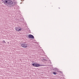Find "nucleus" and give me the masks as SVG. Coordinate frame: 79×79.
Masks as SVG:
<instances>
[{"mask_svg": "<svg viewBox=\"0 0 79 79\" xmlns=\"http://www.w3.org/2000/svg\"><path fill=\"white\" fill-rule=\"evenodd\" d=\"M13 5V2L11 0H8L7 6L8 7H13L14 6V5Z\"/></svg>", "mask_w": 79, "mask_h": 79, "instance_id": "1", "label": "nucleus"}, {"mask_svg": "<svg viewBox=\"0 0 79 79\" xmlns=\"http://www.w3.org/2000/svg\"><path fill=\"white\" fill-rule=\"evenodd\" d=\"M28 45V43L27 42H23L21 44V46L23 48H27Z\"/></svg>", "mask_w": 79, "mask_h": 79, "instance_id": "2", "label": "nucleus"}, {"mask_svg": "<svg viewBox=\"0 0 79 79\" xmlns=\"http://www.w3.org/2000/svg\"><path fill=\"white\" fill-rule=\"evenodd\" d=\"M32 65L33 66H35V67H39L40 66H44V65L42 64L36 63L32 64Z\"/></svg>", "mask_w": 79, "mask_h": 79, "instance_id": "3", "label": "nucleus"}, {"mask_svg": "<svg viewBox=\"0 0 79 79\" xmlns=\"http://www.w3.org/2000/svg\"><path fill=\"white\" fill-rule=\"evenodd\" d=\"M2 2H3L5 5H6L7 6L8 0H2Z\"/></svg>", "mask_w": 79, "mask_h": 79, "instance_id": "4", "label": "nucleus"}, {"mask_svg": "<svg viewBox=\"0 0 79 79\" xmlns=\"http://www.w3.org/2000/svg\"><path fill=\"white\" fill-rule=\"evenodd\" d=\"M16 31H18V32L21 31V30H22V28L19 27H15Z\"/></svg>", "mask_w": 79, "mask_h": 79, "instance_id": "5", "label": "nucleus"}, {"mask_svg": "<svg viewBox=\"0 0 79 79\" xmlns=\"http://www.w3.org/2000/svg\"><path fill=\"white\" fill-rule=\"evenodd\" d=\"M28 36L30 39H34V37L32 35H29Z\"/></svg>", "mask_w": 79, "mask_h": 79, "instance_id": "6", "label": "nucleus"}, {"mask_svg": "<svg viewBox=\"0 0 79 79\" xmlns=\"http://www.w3.org/2000/svg\"><path fill=\"white\" fill-rule=\"evenodd\" d=\"M53 74L54 75H56V74H57V73H56L55 72H53Z\"/></svg>", "mask_w": 79, "mask_h": 79, "instance_id": "7", "label": "nucleus"}, {"mask_svg": "<svg viewBox=\"0 0 79 79\" xmlns=\"http://www.w3.org/2000/svg\"><path fill=\"white\" fill-rule=\"evenodd\" d=\"M2 42H3V43H5V44H6V42H5V40L2 41Z\"/></svg>", "mask_w": 79, "mask_h": 79, "instance_id": "8", "label": "nucleus"}, {"mask_svg": "<svg viewBox=\"0 0 79 79\" xmlns=\"http://www.w3.org/2000/svg\"><path fill=\"white\" fill-rule=\"evenodd\" d=\"M43 60H44V61H47V59H44Z\"/></svg>", "mask_w": 79, "mask_h": 79, "instance_id": "9", "label": "nucleus"}, {"mask_svg": "<svg viewBox=\"0 0 79 79\" xmlns=\"http://www.w3.org/2000/svg\"><path fill=\"white\" fill-rule=\"evenodd\" d=\"M54 69H55V70H57V69L56 68H55Z\"/></svg>", "mask_w": 79, "mask_h": 79, "instance_id": "10", "label": "nucleus"}]
</instances>
